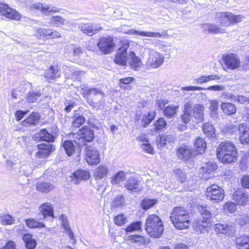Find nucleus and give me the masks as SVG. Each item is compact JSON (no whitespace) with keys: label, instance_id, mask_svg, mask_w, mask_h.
Masks as SVG:
<instances>
[{"label":"nucleus","instance_id":"nucleus-1","mask_svg":"<svg viewBox=\"0 0 249 249\" xmlns=\"http://www.w3.org/2000/svg\"><path fill=\"white\" fill-rule=\"evenodd\" d=\"M174 226L178 229H187L190 225V215L183 207H176L172 211L170 216Z\"/></svg>","mask_w":249,"mask_h":249},{"label":"nucleus","instance_id":"nucleus-2","mask_svg":"<svg viewBox=\"0 0 249 249\" xmlns=\"http://www.w3.org/2000/svg\"><path fill=\"white\" fill-rule=\"evenodd\" d=\"M198 210L202 218H200L194 222V229L198 233H205L208 232L211 225L210 221L212 215L210 209L206 206L199 205Z\"/></svg>","mask_w":249,"mask_h":249},{"label":"nucleus","instance_id":"nucleus-3","mask_svg":"<svg viewBox=\"0 0 249 249\" xmlns=\"http://www.w3.org/2000/svg\"><path fill=\"white\" fill-rule=\"evenodd\" d=\"M145 230L151 237L160 238L164 230L161 219L155 214L149 215L146 221Z\"/></svg>","mask_w":249,"mask_h":249},{"label":"nucleus","instance_id":"nucleus-4","mask_svg":"<svg viewBox=\"0 0 249 249\" xmlns=\"http://www.w3.org/2000/svg\"><path fill=\"white\" fill-rule=\"evenodd\" d=\"M84 98L91 106L95 107L100 103L105 96V93L101 88H92L85 90L84 93Z\"/></svg>","mask_w":249,"mask_h":249},{"label":"nucleus","instance_id":"nucleus-5","mask_svg":"<svg viewBox=\"0 0 249 249\" xmlns=\"http://www.w3.org/2000/svg\"><path fill=\"white\" fill-rule=\"evenodd\" d=\"M243 18V17L241 15H234L229 12H217L215 17L224 26H229L231 24L240 22Z\"/></svg>","mask_w":249,"mask_h":249},{"label":"nucleus","instance_id":"nucleus-6","mask_svg":"<svg viewBox=\"0 0 249 249\" xmlns=\"http://www.w3.org/2000/svg\"><path fill=\"white\" fill-rule=\"evenodd\" d=\"M206 196L213 203H218L223 200L225 196V192L219 186L213 184L206 189Z\"/></svg>","mask_w":249,"mask_h":249},{"label":"nucleus","instance_id":"nucleus-7","mask_svg":"<svg viewBox=\"0 0 249 249\" xmlns=\"http://www.w3.org/2000/svg\"><path fill=\"white\" fill-rule=\"evenodd\" d=\"M121 46L117 52L114 62L120 66H125L127 63V50L129 46V42L127 40H122L120 42Z\"/></svg>","mask_w":249,"mask_h":249},{"label":"nucleus","instance_id":"nucleus-8","mask_svg":"<svg viewBox=\"0 0 249 249\" xmlns=\"http://www.w3.org/2000/svg\"><path fill=\"white\" fill-rule=\"evenodd\" d=\"M222 60L224 64V70H238L241 67V62L239 56L235 53H231L222 56Z\"/></svg>","mask_w":249,"mask_h":249},{"label":"nucleus","instance_id":"nucleus-9","mask_svg":"<svg viewBox=\"0 0 249 249\" xmlns=\"http://www.w3.org/2000/svg\"><path fill=\"white\" fill-rule=\"evenodd\" d=\"M177 155L178 158L184 161H191L192 160L198 155V152L191 146L181 145L177 150Z\"/></svg>","mask_w":249,"mask_h":249},{"label":"nucleus","instance_id":"nucleus-10","mask_svg":"<svg viewBox=\"0 0 249 249\" xmlns=\"http://www.w3.org/2000/svg\"><path fill=\"white\" fill-rule=\"evenodd\" d=\"M97 46L103 53L109 54L112 52L115 47V43L112 37L107 36L99 39Z\"/></svg>","mask_w":249,"mask_h":249},{"label":"nucleus","instance_id":"nucleus-11","mask_svg":"<svg viewBox=\"0 0 249 249\" xmlns=\"http://www.w3.org/2000/svg\"><path fill=\"white\" fill-rule=\"evenodd\" d=\"M214 230L217 234L232 237L235 234L236 225L234 223L223 224L219 223L214 225Z\"/></svg>","mask_w":249,"mask_h":249},{"label":"nucleus","instance_id":"nucleus-12","mask_svg":"<svg viewBox=\"0 0 249 249\" xmlns=\"http://www.w3.org/2000/svg\"><path fill=\"white\" fill-rule=\"evenodd\" d=\"M164 59V56L156 51H151L147 63L149 69H157L163 64Z\"/></svg>","mask_w":249,"mask_h":249},{"label":"nucleus","instance_id":"nucleus-13","mask_svg":"<svg viewBox=\"0 0 249 249\" xmlns=\"http://www.w3.org/2000/svg\"><path fill=\"white\" fill-rule=\"evenodd\" d=\"M85 158L89 165H96L100 162V159L99 151L91 146H87L85 148Z\"/></svg>","mask_w":249,"mask_h":249},{"label":"nucleus","instance_id":"nucleus-14","mask_svg":"<svg viewBox=\"0 0 249 249\" xmlns=\"http://www.w3.org/2000/svg\"><path fill=\"white\" fill-rule=\"evenodd\" d=\"M0 14L1 16L15 20H19L21 18V16L18 12L1 2H0Z\"/></svg>","mask_w":249,"mask_h":249},{"label":"nucleus","instance_id":"nucleus-15","mask_svg":"<svg viewBox=\"0 0 249 249\" xmlns=\"http://www.w3.org/2000/svg\"><path fill=\"white\" fill-rule=\"evenodd\" d=\"M37 146L39 151L36 153V157L39 159L48 157L55 149L54 145L48 142L37 144Z\"/></svg>","mask_w":249,"mask_h":249},{"label":"nucleus","instance_id":"nucleus-16","mask_svg":"<svg viewBox=\"0 0 249 249\" xmlns=\"http://www.w3.org/2000/svg\"><path fill=\"white\" fill-rule=\"evenodd\" d=\"M188 109L191 110V114L192 118H194L198 122H200L203 119L204 107L199 104H196L192 106L189 102L186 104Z\"/></svg>","mask_w":249,"mask_h":249},{"label":"nucleus","instance_id":"nucleus-17","mask_svg":"<svg viewBox=\"0 0 249 249\" xmlns=\"http://www.w3.org/2000/svg\"><path fill=\"white\" fill-rule=\"evenodd\" d=\"M86 143H80V142L74 141L72 142L71 141H65L63 143V146L67 154L70 156L75 152L79 153L80 147Z\"/></svg>","mask_w":249,"mask_h":249},{"label":"nucleus","instance_id":"nucleus-18","mask_svg":"<svg viewBox=\"0 0 249 249\" xmlns=\"http://www.w3.org/2000/svg\"><path fill=\"white\" fill-rule=\"evenodd\" d=\"M40 211L44 219L53 221L54 216L53 215V209L51 203L47 202L40 205L39 207Z\"/></svg>","mask_w":249,"mask_h":249},{"label":"nucleus","instance_id":"nucleus-19","mask_svg":"<svg viewBox=\"0 0 249 249\" xmlns=\"http://www.w3.org/2000/svg\"><path fill=\"white\" fill-rule=\"evenodd\" d=\"M219 161L223 163L234 162L237 160L238 152L237 149L231 151L226 152L225 153L217 156Z\"/></svg>","mask_w":249,"mask_h":249},{"label":"nucleus","instance_id":"nucleus-20","mask_svg":"<svg viewBox=\"0 0 249 249\" xmlns=\"http://www.w3.org/2000/svg\"><path fill=\"white\" fill-rule=\"evenodd\" d=\"M217 169V165L214 163L209 162L200 168L199 177L203 179L207 180L210 178V174Z\"/></svg>","mask_w":249,"mask_h":249},{"label":"nucleus","instance_id":"nucleus-21","mask_svg":"<svg viewBox=\"0 0 249 249\" xmlns=\"http://www.w3.org/2000/svg\"><path fill=\"white\" fill-rule=\"evenodd\" d=\"M36 35L37 36H44L50 37L52 38L61 37L60 33L57 31H53L51 28H38L36 30Z\"/></svg>","mask_w":249,"mask_h":249},{"label":"nucleus","instance_id":"nucleus-22","mask_svg":"<svg viewBox=\"0 0 249 249\" xmlns=\"http://www.w3.org/2000/svg\"><path fill=\"white\" fill-rule=\"evenodd\" d=\"M236 149L235 145L232 142L229 141L222 142L220 143L217 149L216 155L218 156L225 153L226 152H230Z\"/></svg>","mask_w":249,"mask_h":249},{"label":"nucleus","instance_id":"nucleus-23","mask_svg":"<svg viewBox=\"0 0 249 249\" xmlns=\"http://www.w3.org/2000/svg\"><path fill=\"white\" fill-rule=\"evenodd\" d=\"M79 135L80 138L78 139V142L80 143H84V141L85 142H90L92 141L94 138V134L92 130L89 128H84L83 129L80 130Z\"/></svg>","mask_w":249,"mask_h":249},{"label":"nucleus","instance_id":"nucleus-24","mask_svg":"<svg viewBox=\"0 0 249 249\" xmlns=\"http://www.w3.org/2000/svg\"><path fill=\"white\" fill-rule=\"evenodd\" d=\"M80 30L84 33L89 36L95 34L97 32L101 31L103 28L101 26L92 24V23L84 24L79 26Z\"/></svg>","mask_w":249,"mask_h":249},{"label":"nucleus","instance_id":"nucleus-25","mask_svg":"<svg viewBox=\"0 0 249 249\" xmlns=\"http://www.w3.org/2000/svg\"><path fill=\"white\" fill-rule=\"evenodd\" d=\"M240 140L242 143L249 142V127L245 124H242L238 126Z\"/></svg>","mask_w":249,"mask_h":249},{"label":"nucleus","instance_id":"nucleus-26","mask_svg":"<svg viewBox=\"0 0 249 249\" xmlns=\"http://www.w3.org/2000/svg\"><path fill=\"white\" fill-rule=\"evenodd\" d=\"M126 176V173L123 171H120L112 176L111 183L113 185H117L119 186L123 187L127 178Z\"/></svg>","mask_w":249,"mask_h":249},{"label":"nucleus","instance_id":"nucleus-27","mask_svg":"<svg viewBox=\"0 0 249 249\" xmlns=\"http://www.w3.org/2000/svg\"><path fill=\"white\" fill-rule=\"evenodd\" d=\"M248 196L243 189H239L234 192L233 198L235 202L239 205H243L247 201Z\"/></svg>","mask_w":249,"mask_h":249},{"label":"nucleus","instance_id":"nucleus-28","mask_svg":"<svg viewBox=\"0 0 249 249\" xmlns=\"http://www.w3.org/2000/svg\"><path fill=\"white\" fill-rule=\"evenodd\" d=\"M129 56L130 58L129 63L130 68L138 71L142 66V62L141 59L136 56L135 53L133 51L129 52Z\"/></svg>","mask_w":249,"mask_h":249},{"label":"nucleus","instance_id":"nucleus-29","mask_svg":"<svg viewBox=\"0 0 249 249\" xmlns=\"http://www.w3.org/2000/svg\"><path fill=\"white\" fill-rule=\"evenodd\" d=\"M39 118L40 115L38 112H33L28 118L21 122V124L25 127L31 125H36Z\"/></svg>","mask_w":249,"mask_h":249},{"label":"nucleus","instance_id":"nucleus-30","mask_svg":"<svg viewBox=\"0 0 249 249\" xmlns=\"http://www.w3.org/2000/svg\"><path fill=\"white\" fill-rule=\"evenodd\" d=\"M202 27L204 31H207L210 34H222L226 32L225 29H221L213 23H204Z\"/></svg>","mask_w":249,"mask_h":249},{"label":"nucleus","instance_id":"nucleus-31","mask_svg":"<svg viewBox=\"0 0 249 249\" xmlns=\"http://www.w3.org/2000/svg\"><path fill=\"white\" fill-rule=\"evenodd\" d=\"M26 9L33 11L35 9L41 11L42 13L46 14L47 12H50V6L41 3H29L26 5Z\"/></svg>","mask_w":249,"mask_h":249},{"label":"nucleus","instance_id":"nucleus-32","mask_svg":"<svg viewBox=\"0 0 249 249\" xmlns=\"http://www.w3.org/2000/svg\"><path fill=\"white\" fill-rule=\"evenodd\" d=\"M128 34L130 35H138L143 36L161 37L162 35L159 32H151L147 31H141L134 29H131L128 31Z\"/></svg>","mask_w":249,"mask_h":249},{"label":"nucleus","instance_id":"nucleus-33","mask_svg":"<svg viewBox=\"0 0 249 249\" xmlns=\"http://www.w3.org/2000/svg\"><path fill=\"white\" fill-rule=\"evenodd\" d=\"M139 182L137 178L130 177L127 178L123 187L131 191L136 190L139 186Z\"/></svg>","mask_w":249,"mask_h":249},{"label":"nucleus","instance_id":"nucleus-34","mask_svg":"<svg viewBox=\"0 0 249 249\" xmlns=\"http://www.w3.org/2000/svg\"><path fill=\"white\" fill-rule=\"evenodd\" d=\"M236 243L239 249H249V235H244L237 237Z\"/></svg>","mask_w":249,"mask_h":249},{"label":"nucleus","instance_id":"nucleus-35","mask_svg":"<svg viewBox=\"0 0 249 249\" xmlns=\"http://www.w3.org/2000/svg\"><path fill=\"white\" fill-rule=\"evenodd\" d=\"M36 135V137L39 139L38 140L46 141V142L54 141L53 136L49 133L45 129H41Z\"/></svg>","mask_w":249,"mask_h":249},{"label":"nucleus","instance_id":"nucleus-36","mask_svg":"<svg viewBox=\"0 0 249 249\" xmlns=\"http://www.w3.org/2000/svg\"><path fill=\"white\" fill-rule=\"evenodd\" d=\"M108 172V169L106 165H101L96 168L94 173L96 180H100L105 178Z\"/></svg>","mask_w":249,"mask_h":249},{"label":"nucleus","instance_id":"nucleus-37","mask_svg":"<svg viewBox=\"0 0 249 249\" xmlns=\"http://www.w3.org/2000/svg\"><path fill=\"white\" fill-rule=\"evenodd\" d=\"M73 177L76 179L75 183L78 184L80 180L88 179L90 174L87 171L77 170L73 173Z\"/></svg>","mask_w":249,"mask_h":249},{"label":"nucleus","instance_id":"nucleus-38","mask_svg":"<svg viewBox=\"0 0 249 249\" xmlns=\"http://www.w3.org/2000/svg\"><path fill=\"white\" fill-rule=\"evenodd\" d=\"M45 77L48 79H54L60 76V72L56 66H51L46 70L44 73Z\"/></svg>","mask_w":249,"mask_h":249},{"label":"nucleus","instance_id":"nucleus-39","mask_svg":"<svg viewBox=\"0 0 249 249\" xmlns=\"http://www.w3.org/2000/svg\"><path fill=\"white\" fill-rule=\"evenodd\" d=\"M195 146L197 148L196 149L198 154H203L206 148V142L203 138L200 137H197L194 141Z\"/></svg>","mask_w":249,"mask_h":249},{"label":"nucleus","instance_id":"nucleus-40","mask_svg":"<svg viewBox=\"0 0 249 249\" xmlns=\"http://www.w3.org/2000/svg\"><path fill=\"white\" fill-rule=\"evenodd\" d=\"M23 240L25 244V247L28 249H34L36 246V240L33 238L31 234H27L22 237Z\"/></svg>","mask_w":249,"mask_h":249},{"label":"nucleus","instance_id":"nucleus-41","mask_svg":"<svg viewBox=\"0 0 249 249\" xmlns=\"http://www.w3.org/2000/svg\"><path fill=\"white\" fill-rule=\"evenodd\" d=\"M130 239L140 245L148 244L150 241L149 238L137 234L131 235Z\"/></svg>","mask_w":249,"mask_h":249},{"label":"nucleus","instance_id":"nucleus-42","mask_svg":"<svg viewBox=\"0 0 249 249\" xmlns=\"http://www.w3.org/2000/svg\"><path fill=\"white\" fill-rule=\"evenodd\" d=\"M36 187L37 190L41 192L47 193L53 190L54 186L50 182H42L38 183Z\"/></svg>","mask_w":249,"mask_h":249},{"label":"nucleus","instance_id":"nucleus-43","mask_svg":"<svg viewBox=\"0 0 249 249\" xmlns=\"http://www.w3.org/2000/svg\"><path fill=\"white\" fill-rule=\"evenodd\" d=\"M204 133L208 137H214L215 136V129L213 125L209 123H206L203 125Z\"/></svg>","mask_w":249,"mask_h":249},{"label":"nucleus","instance_id":"nucleus-44","mask_svg":"<svg viewBox=\"0 0 249 249\" xmlns=\"http://www.w3.org/2000/svg\"><path fill=\"white\" fill-rule=\"evenodd\" d=\"M221 108L224 113L228 115H231L236 112V108L235 106L230 103H223L221 105Z\"/></svg>","mask_w":249,"mask_h":249},{"label":"nucleus","instance_id":"nucleus-45","mask_svg":"<svg viewBox=\"0 0 249 249\" xmlns=\"http://www.w3.org/2000/svg\"><path fill=\"white\" fill-rule=\"evenodd\" d=\"M137 140L140 141H142L145 142L146 143H143L141 144V147L142 149L144 150L145 151L147 152L148 153L152 154L153 152V148L151 146L150 144L148 143V141L147 139H146L143 136H140L137 137Z\"/></svg>","mask_w":249,"mask_h":249},{"label":"nucleus","instance_id":"nucleus-46","mask_svg":"<svg viewBox=\"0 0 249 249\" xmlns=\"http://www.w3.org/2000/svg\"><path fill=\"white\" fill-rule=\"evenodd\" d=\"M41 95V93L39 90L34 91L33 89H32L28 93L26 96V99L29 102L34 103Z\"/></svg>","mask_w":249,"mask_h":249},{"label":"nucleus","instance_id":"nucleus-47","mask_svg":"<svg viewBox=\"0 0 249 249\" xmlns=\"http://www.w3.org/2000/svg\"><path fill=\"white\" fill-rule=\"evenodd\" d=\"M124 204V199L123 196H119L116 197L112 201L111 204V209L115 210L121 208Z\"/></svg>","mask_w":249,"mask_h":249},{"label":"nucleus","instance_id":"nucleus-48","mask_svg":"<svg viewBox=\"0 0 249 249\" xmlns=\"http://www.w3.org/2000/svg\"><path fill=\"white\" fill-rule=\"evenodd\" d=\"M167 124V122L165 121L164 118H160L154 124V132L155 131H163L166 129ZM152 133H153V132H152Z\"/></svg>","mask_w":249,"mask_h":249},{"label":"nucleus","instance_id":"nucleus-49","mask_svg":"<svg viewBox=\"0 0 249 249\" xmlns=\"http://www.w3.org/2000/svg\"><path fill=\"white\" fill-rule=\"evenodd\" d=\"M155 114V112H149L147 114L143 115L141 120V125L144 127H146L153 120Z\"/></svg>","mask_w":249,"mask_h":249},{"label":"nucleus","instance_id":"nucleus-50","mask_svg":"<svg viewBox=\"0 0 249 249\" xmlns=\"http://www.w3.org/2000/svg\"><path fill=\"white\" fill-rule=\"evenodd\" d=\"M178 106H175L174 105H169L165 107L164 109V114L168 117L171 118L175 115L177 112V109Z\"/></svg>","mask_w":249,"mask_h":249},{"label":"nucleus","instance_id":"nucleus-51","mask_svg":"<svg viewBox=\"0 0 249 249\" xmlns=\"http://www.w3.org/2000/svg\"><path fill=\"white\" fill-rule=\"evenodd\" d=\"M157 202V200L155 199H144L141 203V206L144 210H147L153 207Z\"/></svg>","mask_w":249,"mask_h":249},{"label":"nucleus","instance_id":"nucleus-52","mask_svg":"<svg viewBox=\"0 0 249 249\" xmlns=\"http://www.w3.org/2000/svg\"><path fill=\"white\" fill-rule=\"evenodd\" d=\"M66 19L60 16H53L50 20V23L57 27H60L64 25Z\"/></svg>","mask_w":249,"mask_h":249},{"label":"nucleus","instance_id":"nucleus-53","mask_svg":"<svg viewBox=\"0 0 249 249\" xmlns=\"http://www.w3.org/2000/svg\"><path fill=\"white\" fill-rule=\"evenodd\" d=\"M26 224L29 228H37L45 227L44 224L42 222H38L34 219H26Z\"/></svg>","mask_w":249,"mask_h":249},{"label":"nucleus","instance_id":"nucleus-54","mask_svg":"<svg viewBox=\"0 0 249 249\" xmlns=\"http://www.w3.org/2000/svg\"><path fill=\"white\" fill-rule=\"evenodd\" d=\"M83 53V49L80 46L71 45L70 47L69 53L74 56L78 57Z\"/></svg>","mask_w":249,"mask_h":249},{"label":"nucleus","instance_id":"nucleus-55","mask_svg":"<svg viewBox=\"0 0 249 249\" xmlns=\"http://www.w3.org/2000/svg\"><path fill=\"white\" fill-rule=\"evenodd\" d=\"M192 117L191 114V110L188 109L187 106L184 105V113L181 116L182 122L185 124L188 123L192 119Z\"/></svg>","mask_w":249,"mask_h":249},{"label":"nucleus","instance_id":"nucleus-56","mask_svg":"<svg viewBox=\"0 0 249 249\" xmlns=\"http://www.w3.org/2000/svg\"><path fill=\"white\" fill-rule=\"evenodd\" d=\"M74 120L72 121V127L78 128L85 122V118L81 115L74 116Z\"/></svg>","mask_w":249,"mask_h":249},{"label":"nucleus","instance_id":"nucleus-57","mask_svg":"<svg viewBox=\"0 0 249 249\" xmlns=\"http://www.w3.org/2000/svg\"><path fill=\"white\" fill-rule=\"evenodd\" d=\"M227 97L231 98L232 100L238 102L241 104H244L246 102H248V99L245 96L240 95H230L229 94H227Z\"/></svg>","mask_w":249,"mask_h":249},{"label":"nucleus","instance_id":"nucleus-58","mask_svg":"<svg viewBox=\"0 0 249 249\" xmlns=\"http://www.w3.org/2000/svg\"><path fill=\"white\" fill-rule=\"evenodd\" d=\"M1 223L3 225H11L15 222V219L9 214L1 216Z\"/></svg>","mask_w":249,"mask_h":249},{"label":"nucleus","instance_id":"nucleus-59","mask_svg":"<svg viewBox=\"0 0 249 249\" xmlns=\"http://www.w3.org/2000/svg\"><path fill=\"white\" fill-rule=\"evenodd\" d=\"M142 225L141 221H136L130 224L125 229L126 232L140 230Z\"/></svg>","mask_w":249,"mask_h":249},{"label":"nucleus","instance_id":"nucleus-60","mask_svg":"<svg viewBox=\"0 0 249 249\" xmlns=\"http://www.w3.org/2000/svg\"><path fill=\"white\" fill-rule=\"evenodd\" d=\"M126 222V217L123 214H118L114 218V223L118 226H122Z\"/></svg>","mask_w":249,"mask_h":249},{"label":"nucleus","instance_id":"nucleus-61","mask_svg":"<svg viewBox=\"0 0 249 249\" xmlns=\"http://www.w3.org/2000/svg\"><path fill=\"white\" fill-rule=\"evenodd\" d=\"M156 143L158 147H162L166 144V137L165 135H159L157 137Z\"/></svg>","mask_w":249,"mask_h":249},{"label":"nucleus","instance_id":"nucleus-62","mask_svg":"<svg viewBox=\"0 0 249 249\" xmlns=\"http://www.w3.org/2000/svg\"><path fill=\"white\" fill-rule=\"evenodd\" d=\"M174 173L176 174L177 178L181 182H183L185 181L186 177L185 173L182 171L181 169H176L174 171Z\"/></svg>","mask_w":249,"mask_h":249},{"label":"nucleus","instance_id":"nucleus-63","mask_svg":"<svg viewBox=\"0 0 249 249\" xmlns=\"http://www.w3.org/2000/svg\"><path fill=\"white\" fill-rule=\"evenodd\" d=\"M210 109L211 114L213 115H216L217 114V111L218 107V103L216 100H212L210 103Z\"/></svg>","mask_w":249,"mask_h":249},{"label":"nucleus","instance_id":"nucleus-64","mask_svg":"<svg viewBox=\"0 0 249 249\" xmlns=\"http://www.w3.org/2000/svg\"><path fill=\"white\" fill-rule=\"evenodd\" d=\"M236 207L235 204L232 202H229L226 203L224 209L225 211L232 213L235 212Z\"/></svg>","mask_w":249,"mask_h":249}]
</instances>
